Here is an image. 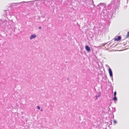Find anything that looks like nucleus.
Returning <instances> with one entry per match:
<instances>
[{"label": "nucleus", "instance_id": "obj_1", "mask_svg": "<svg viewBox=\"0 0 129 129\" xmlns=\"http://www.w3.org/2000/svg\"><path fill=\"white\" fill-rule=\"evenodd\" d=\"M121 39V36H118L116 37L115 38H114V40L115 41H118Z\"/></svg>", "mask_w": 129, "mask_h": 129}, {"label": "nucleus", "instance_id": "obj_2", "mask_svg": "<svg viewBox=\"0 0 129 129\" xmlns=\"http://www.w3.org/2000/svg\"><path fill=\"white\" fill-rule=\"evenodd\" d=\"M109 73L110 76L111 77H112L113 75L112 72L110 67H109Z\"/></svg>", "mask_w": 129, "mask_h": 129}, {"label": "nucleus", "instance_id": "obj_3", "mask_svg": "<svg viewBox=\"0 0 129 129\" xmlns=\"http://www.w3.org/2000/svg\"><path fill=\"white\" fill-rule=\"evenodd\" d=\"M36 37V35L35 34H34L31 35L30 39L31 40L33 38H35Z\"/></svg>", "mask_w": 129, "mask_h": 129}, {"label": "nucleus", "instance_id": "obj_4", "mask_svg": "<svg viewBox=\"0 0 129 129\" xmlns=\"http://www.w3.org/2000/svg\"><path fill=\"white\" fill-rule=\"evenodd\" d=\"M85 48L86 50L88 51H89L90 50V49L89 47L88 46H85Z\"/></svg>", "mask_w": 129, "mask_h": 129}, {"label": "nucleus", "instance_id": "obj_5", "mask_svg": "<svg viewBox=\"0 0 129 129\" xmlns=\"http://www.w3.org/2000/svg\"><path fill=\"white\" fill-rule=\"evenodd\" d=\"M100 94H98V95H96L95 96V97L96 98V99H98V97H100Z\"/></svg>", "mask_w": 129, "mask_h": 129}, {"label": "nucleus", "instance_id": "obj_6", "mask_svg": "<svg viewBox=\"0 0 129 129\" xmlns=\"http://www.w3.org/2000/svg\"><path fill=\"white\" fill-rule=\"evenodd\" d=\"M113 100L114 101H116L117 100V98L116 96H114Z\"/></svg>", "mask_w": 129, "mask_h": 129}, {"label": "nucleus", "instance_id": "obj_7", "mask_svg": "<svg viewBox=\"0 0 129 129\" xmlns=\"http://www.w3.org/2000/svg\"><path fill=\"white\" fill-rule=\"evenodd\" d=\"M114 96H116V91H115L114 92Z\"/></svg>", "mask_w": 129, "mask_h": 129}, {"label": "nucleus", "instance_id": "obj_8", "mask_svg": "<svg viewBox=\"0 0 129 129\" xmlns=\"http://www.w3.org/2000/svg\"><path fill=\"white\" fill-rule=\"evenodd\" d=\"M113 122L114 124H116L117 123V122L115 120H114L113 121Z\"/></svg>", "mask_w": 129, "mask_h": 129}, {"label": "nucleus", "instance_id": "obj_9", "mask_svg": "<svg viewBox=\"0 0 129 129\" xmlns=\"http://www.w3.org/2000/svg\"><path fill=\"white\" fill-rule=\"evenodd\" d=\"M37 107L38 109H39V110L40 109V108L39 106H37Z\"/></svg>", "mask_w": 129, "mask_h": 129}, {"label": "nucleus", "instance_id": "obj_10", "mask_svg": "<svg viewBox=\"0 0 129 129\" xmlns=\"http://www.w3.org/2000/svg\"><path fill=\"white\" fill-rule=\"evenodd\" d=\"M39 29H41V27H39Z\"/></svg>", "mask_w": 129, "mask_h": 129}, {"label": "nucleus", "instance_id": "obj_11", "mask_svg": "<svg viewBox=\"0 0 129 129\" xmlns=\"http://www.w3.org/2000/svg\"><path fill=\"white\" fill-rule=\"evenodd\" d=\"M40 111H42V110H41Z\"/></svg>", "mask_w": 129, "mask_h": 129}]
</instances>
